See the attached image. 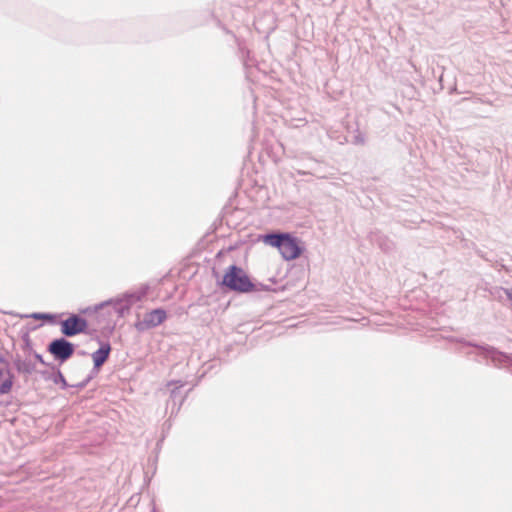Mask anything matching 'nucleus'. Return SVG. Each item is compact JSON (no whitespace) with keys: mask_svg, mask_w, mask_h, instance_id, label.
I'll use <instances>...</instances> for the list:
<instances>
[{"mask_svg":"<svg viewBox=\"0 0 512 512\" xmlns=\"http://www.w3.org/2000/svg\"><path fill=\"white\" fill-rule=\"evenodd\" d=\"M13 386V376L9 373L3 378L0 377V394H7Z\"/></svg>","mask_w":512,"mask_h":512,"instance_id":"6e6552de","label":"nucleus"},{"mask_svg":"<svg viewBox=\"0 0 512 512\" xmlns=\"http://www.w3.org/2000/svg\"><path fill=\"white\" fill-rule=\"evenodd\" d=\"M111 351L108 343L101 345V347L92 354V359L95 368H100L107 360Z\"/></svg>","mask_w":512,"mask_h":512,"instance_id":"0eeeda50","label":"nucleus"},{"mask_svg":"<svg viewBox=\"0 0 512 512\" xmlns=\"http://www.w3.org/2000/svg\"><path fill=\"white\" fill-rule=\"evenodd\" d=\"M87 328V320L77 314L70 315L67 319L61 321L60 323L61 333L68 337L85 333Z\"/></svg>","mask_w":512,"mask_h":512,"instance_id":"7ed1b4c3","label":"nucleus"},{"mask_svg":"<svg viewBox=\"0 0 512 512\" xmlns=\"http://www.w3.org/2000/svg\"><path fill=\"white\" fill-rule=\"evenodd\" d=\"M166 318L165 310L161 308L154 309L144 314L143 318L136 322L135 327L140 331L151 329L162 324Z\"/></svg>","mask_w":512,"mask_h":512,"instance_id":"20e7f679","label":"nucleus"},{"mask_svg":"<svg viewBox=\"0 0 512 512\" xmlns=\"http://www.w3.org/2000/svg\"><path fill=\"white\" fill-rule=\"evenodd\" d=\"M32 317L34 319H45V320H49L51 321L53 319V316L52 315H49V314H41V313H34L32 315Z\"/></svg>","mask_w":512,"mask_h":512,"instance_id":"1a4fd4ad","label":"nucleus"},{"mask_svg":"<svg viewBox=\"0 0 512 512\" xmlns=\"http://www.w3.org/2000/svg\"><path fill=\"white\" fill-rule=\"evenodd\" d=\"M42 361L38 354L25 353L24 355H16L13 363L16 370L21 374H31L36 369V362Z\"/></svg>","mask_w":512,"mask_h":512,"instance_id":"423d86ee","label":"nucleus"},{"mask_svg":"<svg viewBox=\"0 0 512 512\" xmlns=\"http://www.w3.org/2000/svg\"><path fill=\"white\" fill-rule=\"evenodd\" d=\"M221 285L238 293H250L256 290L247 272L236 265H231L225 270Z\"/></svg>","mask_w":512,"mask_h":512,"instance_id":"f03ea898","label":"nucleus"},{"mask_svg":"<svg viewBox=\"0 0 512 512\" xmlns=\"http://www.w3.org/2000/svg\"><path fill=\"white\" fill-rule=\"evenodd\" d=\"M510 298L512 299V296Z\"/></svg>","mask_w":512,"mask_h":512,"instance_id":"9d476101","label":"nucleus"},{"mask_svg":"<svg viewBox=\"0 0 512 512\" xmlns=\"http://www.w3.org/2000/svg\"><path fill=\"white\" fill-rule=\"evenodd\" d=\"M48 351L54 356L55 359L65 361L73 355L74 346L64 338H60L50 343Z\"/></svg>","mask_w":512,"mask_h":512,"instance_id":"39448f33","label":"nucleus"},{"mask_svg":"<svg viewBox=\"0 0 512 512\" xmlns=\"http://www.w3.org/2000/svg\"><path fill=\"white\" fill-rule=\"evenodd\" d=\"M263 241L270 246L278 248L285 260H294L298 258L303 251L300 241L288 233L268 234L263 237Z\"/></svg>","mask_w":512,"mask_h":512,"instance_id":"f257e3e1","label":"nucleus"}]
</instances>
